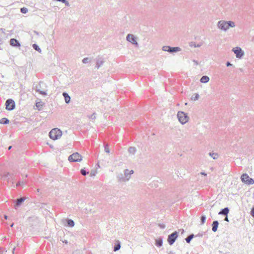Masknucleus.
I'll return each mask as SVG.
<instances>
[{"instance_id":"f257e3e1","label":"nucleus","mask_w":254,"mask_h":254,"mask_svg":"<svg viewBox=\"0 0 254 254\" xmlns=\"http://www.w3.org/2000/svg\"><path fill=\"white\" fill-rule=\"evenodd\" d=\"M235 23L232 21L220 20L218 22L217 27L224 31H227L230 27H234Z\"/></svg>"},{"instance_id":"f03ea898","label":"nucleus","mask_w":254,"mask_h":254,"mask_svg":"<svg viewBox=\"0 0 254 254\" xmlns=\"http://www.w3.org/2000/svg\"><path fill=\"white\" fill-rule=\"evenodd\" d=\"M62 135V131L57 128L52 129L49 132L50 137L53 140H57L59 139Z\"/></svg>"},{"instance_id":"7ed1b4c3","label":"nucleus","mask_w":254,"mask_h":254,"mask_svg":"<svg viewBox=\"0 0 254 254\" xmlns=\"http://www.w3.org/2000/svg\"><path fill=\"white\" fill-rule=\"evenodd\" d=\"M177 117L179 122L183 125L186 124L189 121V117L187 114L184 112L179 111L177 114Z\"/></svg>"},{"instance_id":"20e7f679","label":"nucleus","mask_w":254,"mask_h":254,"mask_svg":"<svg viewBox=\"0 0 254 254\" xmlns=\"http://www.w3.org/2000/svg\"><path fill=\"white\" fill-rule=\"evenodd\" d=\"M242 182L247 185H253L254 184V180L251 178L247 174H243L241 177Z\"/></svg>"},{"instance_id":"39448f33","label":"nucleus","mask_w":254,"mask_h":254,"mask_svg":"<svg viewBox=\"0 0 254 254\" xmlns=\"http://www.w3.org/2000/svg\"><path fill=\"white\" fill-rule=\"evenodd\" d=\"M69 162H80L82 160V156L77 152L72 154L68 157Z\"/></svg>"},{"instance_id":"423d86ee","label":"nucleus","mask_w":254,"mask_h":254,"mask_svg":"<svg viewBox=\"0 0 254 254\" xmlns=\"http://www.w3.org/2000/svg\"><path fill=\"white\" fill-rule=\"evenodd\" d=\"M162 50L165 52H168L170 53H173L178 52L181 51V48L178 47H171L169 46H164L162 47Z\"/></svg>"},{"instance_id":"0eeeda50","label":"nucleus","mask_w":254,"mask_h":254,"mask_svg":"<svg viewBox=\"0 0 254 254\" xmlns=\"http://www.w3.org/2000/svg\"><path fill=\"white\" fill-rule=\"evenodd\" d=\"M178 237V233L177 231L174 232L168 237V242L170 245H172Z\"/></svg>"},{"instance_id":"6e6552de","label":"nucleus","mask_w":254,"mask_h":254,"mask_svg":"<svg viewBox=\"0 0 254 254\" xmlns=\"http://www.w3.org/2000/svg\"><path fill=\"white\" fill-rule=\"evenodd\" d=\"M5 108L7 110L11 111L13 110L15 107L14 101L11 99H7L5 102Z\"/></svg>"},{"instance_id":"1a4fd4ad","label":"nucleus","mask_w":254,"mask_h":254,"mask_svg":"<svg viewBox=\"0 0 254 254\" xmlns=\"http://www.w3.org/2000/svg\"><path fill=\"white\" fill-rule=\"evenodd\" d=\"M232 51L236 54V57L239 59L242 58L244 55V52L240 47H237L233 48Z\"/></svg>"},{"instance_id":"9d476101","label":"nucleus","mask_w":254,"mask_h":254,"mask_svg":"<svg viewBox=\"0 0 254 254\" xmlns=\"http://www.w3.org/2000/svg\"><path fill=\"white\" fill-rule=\"evenodd\" d=\"M127 40L134 45L136 47H138V44L136 40V38L133 35L128 34L127 36Z\"/></svg>"},{"instance_id":"9b49d317","label":"nucleus","mask_w":254,"mask_h":254,"mask_svg":"<svg viewBox=\"0 0 254 254\" xmlns=\"http://www.w3.org/2000/svg\"><path fill=\"white\" fill-rule=\"evenodd\" d=\"M96 66L97 69L99 68L104 63V59L103 57L98 56L95 59Z\"/></svg>"},{"instance_id":"f8f14e48","label":"nucleus","mask_w":254,"mask_h":254,"mask_svg":"<svg viewBox=\"0 0 254 254\" xmlns=\"http://www.w3.org/2000/svg\"><path fill=\"white\" fill-rule=\"evenodd\" d=\"M9 44L13 47L19 48L21 46L20 42L14 38H12L10 40Z\"/></svg>"},{"instance_id":"ddd939ff","label":"nucleus","mask_w":254,"mask_h":254,"mask_svg":"<svg viewBox=\"0 0 254 254\" xmlns=\"http://www.w3.org/2000/svg\"><path fill=\"white\" fill-rule=\"evenodd\" d=\"M133 173V170H128V169H126L124 171V176L125 177L126 181H127L130 178V175Z\"/></svg>"},{"instance_id":"4468645a","label":"nucleus","mask_w":254,"mask_h":254,"mask_svg":"<svg viewBox=\"0 0 254 254\" xmlns=\"http://www.w3.org/2000/svg\"><path fill=\"white\" fill-rule=\"evenodd\" d=\"M25 197H21L20 198H18L15 200V204L14 206V208L16 209L18 207H19L23 202L25 200Z\"/></svg>"},{"instance_id":"2eb2a0df","label":"nucleus","mask_w":254,"mask_h":254,"mask_svg":"<svg viewBox=\"0 0 254 254\" xmlns=\"http://www.w3.org/2000/svg\"><path fill=\"white\" fill-rule=\"evenodd\" d=\"M229 212V209L228 207H225L223 209H222L218 213L219 215L227 216Z\"/></svg>"},{"instance_id":"dca6fc26","label":"nucleus","mask_w":254,"mask_h":254,"mask_svg":"<svg viewBox=\"0 0 254 254\" xmlns=\"http://www.w3.org/2000/svg\"><path fill=\"white\" fill-rule=\"evenodd\" d=\"M219 225V222L217 220L214 221L212 224V230L213 232H215L218 229Z\"/></svg>"},{"instance_id":"f3484780","label":"nucleus","mask_w":254,"mask_h":254,"mask_svg":"<svg viewBox=\"0 0 254 254\" xmlns=\"http://www.w3.org/2000/svg\"><path fill=\"white\" fill-rule=\"evenodd\" d=\"M155 245L158 247H161L163 245V238L160 237L158 239H155Z\"/></svg>"},{"instance_id":"a211bd4d","label":"nucleus","mask_w":254,"mask_h":254,"mask_svg":"<svg viewBox=\"0 0 254 254\" xmlns=\"http://www.w3.org/2000/svg\"><path fill=\"white\" fill-rule=\"evenodd\" d=\"M44 103L41 101L40 99H38L36 100L35 106L38 110H40L43 107Z\"/></svg>"},{"instance_id":"6ab92c4d","label":"nucleus","mask_w":254,"mask_h":254,"mask_svg":"<svg viewBox=\"0 0 254 254\" xmlns=\"http://www.w3.org/2000/svg\"><path fill=\"white\" fill-rule=\"evenodd\" d=\"M63 95L64 98V100L66 103L68 104L70 101V97L69 96L68 93L64 92Z\"/></svg>"},{"instance_id":"aec40b11","label":"nucleus","mask_w":254,"mask_h":254,"mask_svg":"<svg viewBox=\"0 0 254 254\" xmlns=\"http://www.w3.org/2000/svg\"><path fill=\"white\" fill-rule=\"evenodd\" d=\"M209 77L206 75L202 76L200 79V81L201 83H206L208 82L209 81Z\"/></svg>"},{"instance_id":"412c9836","label":"nucleus","mask_w":254,"mask_h":254,"mask_svg":"<svg viewBox=\"0 0 254 254\" xmlns=\"http://www.w3.org/2000/svg\"><path fill=\"white\" fill-rule=\"evenodd\" d=\"M121 248V243L119 242V241H117L116 243L115 244V246L114 247V251L116 252L118 250H119Z\"/></svg>"},{"instance_id":"4be33fe9","label":"nucleus","mask_w":254,"mask_h":254,"mask_svg":"<svg viewBox=\"0 0 254 254\" xmlns=\"http://www.w3.org/2000/svg\"><path fill=\"white\" fill-rule=\"evenodd\" d=\"M4 177L7 179L8 180L11 179L12 180H14L13 178V175L12 174H10L9 173H6L4 175Z\"/></svg>"},{"instance_id":"5701e85b","label":"nucleus","mask_w":254,"mask_h":254,"mask_svg":"<svg viewBox=\"0 0 254 254\" xmlns=\"http://www.w3.org/2000/svg\"><path fill=\"white\" fill-rule=\"evenodd\" d=\"M117 178L120 182H126L125 176L122 174H120L117 176Z\"/></svg>"},{"instance_id":"b1692460","label":"nucleus","mask_w":254,"mask_h":254,"mask_svg":"<svg viewBox=\"0 0 254 254\" xmlns=\"http://www.w3.org/2000/svg\"><path fill=\"white\" fill-rule=\"evenodd\" d=\"M9 122L8 119L5 118H3L0 120V124H1L6 125L8 124Z\"/></svg>"},{"instance_id":"393cba45","label":"nucleus","mask_w":254,"mask_h":254,"mask_svg":"<svg viewBox=\"0 0 254 254\" xmlns=\"http://www.w3.org/2000/svg\"><path fill=\"white\" fill-rule=\"evenodd\" d=\"M194 234H192L190 235L188 237H187L185 240L187 243H190L191 241V240L194 238Z\"/></svg>"},{"instance_id":"a878e982","label":"nucleus","mask_w":254,"mask_h":254,"mask_svg":"<svg viewBox=\"0 0 254 254\" xmlns=\"http://www.w3.org/2000/svg\"><path fill=\"white\" fill-rule=\"evenodd\" d=\"M136 151V149L134 147H129V148L128 149V152L129 153H131L132 154H134L135 153Z\"/></svg>"},{"instance_id":"bb28decb","label":"nucleus","mask_w":254,"mask_h":254,"mask_svg":"<svg viewBox=\"0 0 254 254\" xmlns=\"http://www.w3.org/2000/svg\"><path fill=\"white\" fill-rule=\"evenodd\" d=\"M67 224L68 226L72 227L74 225V221L71 219H67Z\"/></svg>"},{"instance_id":"cd10ccee","label":"nucleus","mask_w":254,"mask_h":254,"mask_svg":"<svg viewBox=\"0 0 254 254\" xmlns=\"http://www.w3.org/2000/svg\"><path fill=\"white\" fill-rule=\"evenodd\" d=\"M32 47L35 50H36L40 53L41 52V49L40 48L39 46L38 45H37L36 44H33Z\"/></svg>"},{"instance_id":"c85d7f7f","label":"nucleus","mask_w":254,"mask_h":254,"mask_svg":"<svg viewBox=\"0 0 254 254\" xmlns=\"http://www.w3.org/2000/svg\"><path fill=\"white\" fill-rule=\"evenodd\" d=\"M25 183H26V182H25V181H18V182L16 183V186L17 187H20V186H21V187H23V186H24V185Z\"/></svg>"},{"instance_id":"c756f323","label":"nucleus","mask_w":254,"mask_h":254,"mask_svg":"<svg viewBox=\"0 0 254 254\" xmlns=\"http://www.w3.org/2000/svg\"><path fill=\"white\" fill-rule=\"evenodd\" d=\"M199 95L197 93L194 94L191 98V99L193 101H196L198 99Z\"/></svg>"},{"instance_id":"7c9ffc66","label":"nucleus","mask_w":254,"mask_h":254,"mask_svg":"<svg viewBox=\"0 0 254 254\" xmlns=\"http://www.w3.org/2000/svg\"><path fill=\"white\" fill-rule=\"evenodd\" d=\"M209 155L211 156L213 159H216L218 157V154L215 153L210 152Z\"/></svg>"},{"instance_id":"2f4dec72","label":"nucleus","mask_w":254,"mask_h":254,"mask_svg":"<svg viewBox=\"0 0 254 254\" xmlns=\"http://www.w3.org/2000/svg\"><path fill=\"white\" fill-rule=\"evenodd\" d=\"M91 60L89 58H85L82 60V63L84 64H87L90 62Z\"/></svg>"},{"instance_id":"473e14b6","label":"nucleus","mask_w":254,"mask_h":254,"mask_svg":"<svg viewBox=\"0 0 254 254\" xmlns=\"http://www.w3.org/2000/svg\"><path fill=\"white\" fill-rule=\"evenodd\" d=\"M80 173L83 176H86L89 173V172L87 171L84 169H82L81 170Z\"/></svg>"},{"instance_id":"72a5a7b5","label":"nucleus","mask_w":254,"mask_h":254,"mask_svg":"<svg viewBox=\"0 0 254 254\" xmlns=\"http://www.w3.org/2000/svg\"><path fill=\"white\" fill-rule=\"evenodd\" d=\"M201 224H203L206 220V217L205 215H202L200 217Z\"/></svg>"},{"instance_id":"f704fd0d","label":"nucleus","mask_w":254,"mask_h":254,"mask_svg":"<svg viewBox=\"0 0 254 254\" xmlns=\"http://www.w3.org/2000/svg\"><path fill=\"white\" fill-rule=\"evenodd\" d=\"M20 12L22 13L25 14L28 12V9L26 7L21 8Z\"/></svg>"},{"instance_id":"c9c22d12","label":"nucleus","mask_w":254,"mask_h":254,"mask_svg":"<svg viewBox=\"0 0 254 254\" xmlns=\"http://www.w3.org/2000/svg\"><path fill=\"white\" fill-rule=\"evenodd\" d=\"M201 44H195L194 43H191L190 46H193L194 47H200L201 46Z\"/></svg>"},{"instance_id":"e433bc0d","label":"nucleus","mask_w":254,"mask_h":254,"mask_svg":"<svg viewBox=\"0 0 254 254\" xmlns=\"http://www.w3.org/2000/svg\"><path fill=\"white\" fill-rule=\"evenodd\" d=\"M104 148H105V151L107 153L110 152V150L109 148V146L107 144H104Z\"/></svg>"},{"instance_id":"4c0bfd02","label":"nucleus","mask_w":254,"mask_h":254,"mask_svg":"<svg viewBox=\"0 0 254 254\" xmlns=\"http://www.w3.org/2000/svg\"><path fill=\"white\" fill-rule=\"evenodd\" d=\"M37 92L43 95H47V94L46 91H41L40 89H37Z\"/></svg>"},{"instance_id":"58836bf2","label":"nucleus","mask_w":254,"mask_h":254,"mask_svg":"<svg viewBox=\"0 0 254 254\" xmlns=\"http://www.w3.org/2000/svg\"><path fill=\"white\" fill-rule=\"evenodd\" d=\"M89 118L92 120H94L96 118V114L95 113H93L91 116L89 117Z\"/></svg>"},{"instance_id":"ea45409f","label":"nucleus","mask_w":254,"mask_h":254,"mask_svg":"<svg viewBox=\"0 0 254 254\" xmlns=\"http://www.w3.org/2000/svg\"><path fill=\"white\" fill-rule=\"evenodd\" d=\"M61 2L64 3L65 5L67 6H69V3L66 0H62Z\"/></svg>"},{"instance_id":"a19ab883","label":"nucleus","mask_w":254,"mask_h":254,"mask_svg":"<svg viewBox=\"0 0 254 254\" xmlns=\"http://www.w3.org/2000/svg\"><path fill=\"white\" fill-rule=\"evenodd\" d=\"M251 214L254 218V207H253L251 209Z\"/></svg>"},{"instance_id":"79ce46f5","label":"nucleus","mask_w":254,"mask_h":254,"mask_svg":"<svg viewBox=\"0 0 254 254\" xmlns=\"http://www.w3.org/2000/svg\"><path fill=\"white\" fill-rule=\"evenodd\" d=\"M193 62L195 65H197L199 64L198 62L196 60H193Z\"/></svg>"},{"instance_id":"37998d69","label":"nucleus","mask_w":254,"mask_h":254,"mask_svg":"<svg viewBox=\"0 0 254 254\" xmlns=\"http://www.w3.org/2000/svg\"><path fill=\"white\" fill-rule=\"evenodd\" d=\"M159 226L160 227V228H161L162 229H164L165 228V225H164V224H159Z\"/></svg>"},{"instance_id":"c03bdc74","label":"nucleus","mask_w":254,"mask_h":254,"mask_svg":"<svg viewBox=\"0 0 254 254\" xmlns=\"http://www.w3.org/2000/svg\"><path fill=\"white\" fill-rule=\"evenodd\" d=\"M226 65H227V66H232V64L229 62H227L226 63Z\"/></svg>"},{"instance_id":"a18cd8bd","label":"nucleus","mask_w":254,"mask_h":254,"mask_svg":"<svg viewBox=\"0 0 254 254\" xmlns=\"http://www.w3.org/2000/svg\"><path fill=\"white\" fill-rule=\"evenodd\" d=\"M4 251V249L3 248H0V253L2 254Z\"/></svg>"},{"instance_id":"49530a36","label":"nucleus","mask_w":254,"mask_h":254,"mask_svg":"<svg viewBox=\"0 0 254 254\" xmlns=\"http://www.w3.org/2000/svg\"><path fill=\"white\" fill-rule=\"evenodd\" d=\"M200 174L202 175H204V176H206L207 175V174L205 172H201Z\"/></svg>"},{"instance_id":"de8ad7c7","label":"nucleus","mask_w":254,"mask_h":254,"mask_svg":"<svg viewBox=\"0 0 254 254\" xmlns=\"http://www.w3.org/2000/svg\"><path fill=\"white\" fill-rule=\"evenodd\" d=\"M79 252L78 251H75L73 253V254H78Z\"/></svg>"},{"instance_id":"09e8293b","label":"nucleus","mask_w":254,"mask_h":254,"mask_svg":"<svg viewBox=\"0 0 254 254\" xmlns=\"http://www.w3.org/2000/svg\"><path fill=\"white\" fill-rule=\"evenodd\" d=\"M224 220L226 221H229L228 218L227 216H226V217L225 218Z\"/></svg>"},{"instance_id":"8fccbe9b","label":"nucleus","mask_w":254,"mask_h":254,"mask_svg":"<svg viewBox=\"0 0 254 254\" xmlns=\"http://www.w3.org/2000/svg\"><path fill=\"white\" fill-rule=\"evenodd\" d=\"M168 254H175L173 252L170 251Z\"/></svg>"},{"instance_id":"3c124183","label":"nucleus","mask_w":254,"mask_h":254,"mask_svg":"<svg viewBox=\"0 0 254 254\" xmlns=\"http://www.w3.org/2000/svg\"><path fill=\"white\" fill-rule=\"evenodd\" d=\"M15 249V248H14L13 249H12V254H14V251Z\"/></svg>"},{"instance_id":"603ef678","label":"nucleus","mask_w":254,"mask_h":254,"mask_svg":"<svg viewBox=\"0 0 254 254\" xmlns=\"http://www.w3.org/2000/svg\"><path fill=\"white\" fill-rule=\"evenodd\" d=\"M11 147H12V146H9L8 147V150H10V149L11 148Z\"/></svg>"},{"instance_id":"864d4df0","label":"nucleus","mask_w":254,"mask_h":254,"mask_svg":"<svg viewBox=\"0 0 254 254\" xmlns=\"http://www.w3.org/2000/svg\"><path fill=\"white\" fill-rule=\"evenodd\" d=\"M4 218H5V219H7V216L6 215H4Z\"/></svg>"},{"instance_id":"5fc2aeb1","label":"nucleus","mask_w":254,"mask_h":254,"mask_svg":"<svg viewBox=\"0 0 254 254\" xmlns=\"http://www.w3.org/2000/svg\"><path fill=\"white\" fill-rule=\"evenodd\" d=\"M14 224L13 223H12L11 225H10V227H12L13 226Z\"/></svg>"},{"instance_id":"6e6d98bb","label":"nucleus","mask_w":254,"mask_h":254,"mask_svg":"<svg viewBox=\"0 0 254 254\" xmlns=\"http://www.w3.org/2000/svg\"><path fill=\"white\" fill-rule=\"evenodd\" d=\"M37 89H39V88H38V87H37V86H36V91H37Z\"/></svg>"},{"instance_id":"4d7b16f0","label":"nucleus","mask_w":254,"mask_h":254,"mask_svg":"<svg viewBox=\"0 0 254 254\" xmlns=\"http://www.w3.org/2000/svg\"><path fill=\"white\" fill-rule=\"evenodd\" d=\"M64 243H66V244H67V241H64Z\"/></svg>"},{"instance_id":"13d9d810","label":"nucleus","mask_w":254,"mask_h":254,"mask_svg":"<svg viewBox=\"0 0 254 254\" xmlns=\"http://www.w3.org/2000/svg\"><path fill=\"white\" fill-rule=\"evenodd\" d=\"M182 233L184 232V230L183 229H182Z\"/></svg>"}]
</instances>
